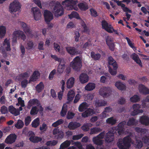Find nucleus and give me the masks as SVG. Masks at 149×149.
<instances>
[{
  "label": "nucleus",
  "mask_w": 149,
  "mask_h": 149,
  "mask_svg": "<svg viewBox=\"0 0 149 149\" xmlns=\"http://www.w3.org/2000/svg\"><path fill=\"white\" fill-rule=\"evenodd\" d=\"M131 142V139L128 136L124 138L122 141L119 140L117 144L120 149H129Z\"/></svg>",
  "instance_id": "obj_1"
},
{
  "label": "nucleus",
  "mask_w": 149,
  "mask_h": 149,
  "mask_svg": "<svg viewBox=\"0 0 149 149\" xmlns=\"http://www.w3.org/2000/svg\"><path fill=\"white\" fill-rule=\"evenodd\" d=\"M82 59L79 56L75 57L70 63V66L76 71L79 70L81 68Z\"/></svg>",
  "instance_id": "obj_2"
},
{
  "label": "nucleus",
  "mask_w": 149,
  "mask_h": 149,
  "mask_svg": "<svg viewBox=\"0 0 149 149\" xmlns=\"http://www.w3.org/2000/svg\"><path fill=\"white\" fill-rule=\"evenodd\" d=\"M53 13L55 16L57 17L64 14V9L59 2H57L56 3L53 9Z\"/></svg>",
  "instance_id": "obj_3"
},
{
  "label": "nucleus",
  "mask_w": 149,
  "mask_h": 149,
  "mask_svg": "<svg viewBox=\"0 0 149 149\" xmlns=\"http://www.w3.org/2000/svg\"><path fill=\"white\" fill-rule=\"evenodd\" d=\"M21 5L17 0H15L11 3L8 6L9 11L11 13H15L19 10Z\"/></svg>",
  "instance_id": "obj_4"
},
{
  "label": "nucleus",
  "mask_w": 149,
  "mask_h": 149,
  "mask_svg": "<svg viewBox=\"0 0 149 149\" xmlns=\"http://www.w3.org/2000/svg\"><path fill=\"white\" fill-rule=\"evenodd\" d=\"M20 23L22 28L26 34L29 37H33L34 34L30 27L23 22H21Z\"/></svg>",
  "instance_id": "obj_5"
},
{
  "label": "nucleus",
  "mask_w": 149,
  "mask_h": 149,
  "mask_svg": "<svg viewBox=\"0 0 149 149\" xmlns=\"http://www.w3.org/2000/svg\"><path fill=\"white\" fill-rule=\"evenodd\" d=\"M111 93V89L109 87H102L100 89L99 91L100 94L104 97L109 95Z\"/></svg>",
  "instance_id": "obj_6"
},
{
  "label": "nucleus",
  "mask_w": 149,
  "mask_h": 149,
  "mask_svg": "<svg viewBox=\"0 0 149 149\" xmlns=\"http://www.w3.org/2000/svg\"><path fill=\"white\" fill-rule=\"evenodd\" d=\"M77 3V1H74L73 0H65L62 2V4L64 6H67V9L70 10L72 9L74 6Z\"/></svg>",
  "instance_id": "obj_7"
},
{
  "label": "nucleus",
  "mask_w": 149,
  "mask_h": 149,
  "mask_svg": "<svg viewBox=\"0 0 149 149\" xmlns=\"http://www.w3.org/2000/svg\"><path fill=\"white\" fill-rule=\"evenodd\" d=\"M102 28L109 33L113 32V29L111 25L105 20H103L101 22Z\"/></svg>",
  "instance_id": "obj_8"
},
{
  "label": "nucleus",
  "mask_w": 149,
  "mask_h": 149,
  "mask_svg": "<svg viewBox=\"0 0 149 149\" xmlns=\"http://www.w3.org/2000/svg\"><path fill=\"white\" fill-rule=\"evenodd\" d=\"M135 141L134 144V147L136 149H140L143 146V142L140 140L139 135H136L135 136Z\"/></svg>",
  "instance_id": "obj_9"
},
{
  "label": "nucleus",
  "mask_w": 149,
  "mask_h": 149,
  "mask_svg": "<svg viewBox=\"0 0 149 149\" xmlns=\"http://www.w3.org/2000/svg\"><path fill=\"white\" fill-rule=\"evenodd\" d=\"M33 11V16L36 20L40 19L41 17V13L39 8H33L32 9Z\"/></svg>",
  "instance_id": "obj_10"
},
{
  "label": "nucleus",
  "mask_w": 149,
  "mask_h": 149,
  "mask_svg": "<svg viewBox=\"0 0 149 149\" xmlns=\"http://www.w3.org/2000/svg\"><path fill=\"white\" fill-rule=\"evenodd\" d=\"M3 47H1L0 49L2 50V52H4L5 50L3 48H5L7 51H10L11 50L9 40L7 38H6L3 43Z\"/></svg>",
  "instance_id": "obj_11"
},
{
  "label": "nucleus",
  "mask_w": 149,
  "mask_h": 149,
  "mask_svg": "<svg viewBox=\"0 0 149 149\" xmlns=\"http://www.w3.org/2000/svg\"><path fill=\"white\" fill-rule=\"evenodd\" d=\"M44 16L45 21L47 22H50L53 19V15L52 13L47 10H44Z\"/></svg>",
  "instance_id": "obj_12"
},
{
  "label": "nucleus",
  "mask_w": 149,
  "mask_h": 149,
  "mask_svg": "<svg viewBox=\"0 0 149 149\" xmlns=\"http://www.w3.org/2000/svg\"><path fill=\"white\" fill-rule=\"evenodd\" d=\"M66 49L68 53L71 55H77L81 53V52L77 51L74 47H66Z\"/></svg>",
  "instance_id": "obj_13"
},
{
  "label": "nucleus",
  "mask_w": 149,
  "mask_h": 149,
  "mask_svg": "<svg viewBox=\"0 0 149 149\" xmlns=\"http://www.w3.org/2000/svg\"><path fill=\"white\" fill-rule=\"evenodd\" d=\"M138 89L139 92L141 94L144 95L149 94V89L142 84L139 85Z\"/></svg>",
  "instance_id": "obj_14"
},
{
  "label": "nucleus",
  "mask_w": 149,
  "mask_h": 149,
  "mask_svg": "<svg viewBox=\"0 0 149 149\" xmlns=\"http://www.w3.org/2000/svg\"><path fill=\"white\" fill-rule=\"evenodd\" d=\"M114 139L113 132L109 131L106 133L105 138L106 142L107 143H110L113 141Z\"/></svg>",
  "instance_id": "obj_15"
},
{
  "label": "nucleus",
  "mask_w": 149,
  "mask_h": 149,
  "mask_svg": "<svg viewBox=\"0 0 149 149\" xmlns=\"http://www.w3.org/2000/svg\"><path fill=\"white\" fill-rule=\"evenodd\" d=\"M17 136L15 134H10L5 140V142L8 144H12L15 142Z\"/></svg>",
  "instance_id": "obj_16"
},
{
  "label": "nucleus",
  "mask_w": 149,
  "mask_h": 149,
  "mask_svg": "<svg viewBox=\"0 0 149 149\" xmlns=\"http://www.w3.org/2000/svg\"><path fill=\"white\" fill-rule=\"evenodd\" d=\"M115 86L119 90H125L126 88L125 85L123 82L118 81L115 83Z\"/></svg>",
  "instance_id": "obj_17"
},
{
  "label": "nucleus",
  "mask_w": 149,
  "mask_h": 149,
  "mask_svg": "<svg viewBox=\"0 0 149 149\" xmlns=\"http://www.w3.org/2000/svg\"><path fill=\"white\" fill-rule=\"evenodd\" d=\"M139 122L143 125L146 126L149 125V118L146 116H143L140 118Z\"/></svg>",
  "instance_id": "obj_18"
},
{
  "label": "nucleus",
  "mask_w": 149,
  "mask_h": 149,
  "mask_svg": "<svg viewBox=\"0 0 149 149\" xmlns=\"http://www.w3.org/2000/svg\"><path fill=\"white\" fill-rule=\"evenodd\" d=\"M40 74L38 71H35L32 75L30 77L29 83H30L32 81H36L39 77Z\"/></svg>",
  "instance_id": "obj_19"
},
{
  "label": "nucleus",
  "mask_w": 149,
  "mask_h": 149,
  "mask_svg": "<svg viewBox=\"0 0 149 149\" xmlns=\"http://www.w3.org/2000/svg\"><path fill=\"white\" fill-rule=\"evenodd\" d=\"M126 122L125 121H123L120 123L118 125V128L117 129L118 134L120 135L123 132L124 127L125 125Z\"/></svg>",
  "instance_id": "obj_20"
},
{
  "label": "nucleus",
  "mask_w": 149,
  "mask_h": 149,
  "mask_svg": "<svg viewBox=\"0 0 149 149\" xmlns=\"http://www.w3.org/2000/svg\"><path fill=\"white\" fill-rule=\"evenodd\" d=\"M95 113V111L89 108L82 113V116L83 117L86 118L92 115Z\"/></svg>",
  "instance_id": "obj_21"
},
{
  "label": "nucleus",
  "mask_w": 149,
  "mask_h": 149,
  "mask_svg": "<svg viewBox=\"0 0 149 149\" xmlns=\"http://www.w3.org/2000/svg\"><path fill=\"white\" fill-rule=\"evenodd\" d=\"M80 126L81 124L79 123L75 122H71L69 123L68 127L70 130H74Z\"/></svg>",
  "instance_id": "obj_22"
},
{
  "label": "nucleus",
  "mask_w": 149,
  "mask_h": 149,
  "mask_svg": "<svg viewBox=\"0 0 149 149\" xmlns=\"http://www.w3.org/2000/svg\"><path fill=\"white\" fill-rule=\"evenodd\" d=\"M134 130L136 132L140 133V135H138L140 136L144 134H148V130L146 129L142 128L139 127H136L134 128Z\"/></svg>",
  "instance_id": "obj_23"
},
{
  "label": "nucleus",
  "mask_w": 149,
  "mask_h": 149,
  "mask_svg": "<svg viewBox=\"0 0 149 149\" xmlns=\"http://www.w3.org/2000/svg\"><path fill=\"white\" fill-rule=\"evenodd\" d=\"M9 111L12 114L15 116H17L20 114V112L18 109L15 108L12 106H10L8 107Z\"/></svg>",
  "instance_id": "obj_24"
},
{
  "label": "nucleus",
  "mask_w": 149,
  "mask_h": 149,
  "mask_svg": "<svg viewBox=\"0 0 149 149\" xmlns=\"http://www.w3.org/2000/svg\"><path fill=\"white\" fill-rule=\"evenodd\" d=\"M92 141L94 144L99 146L102 145L104 142V140L97 136L94 137L92 139Z\"/></svg>",
  "instance_id": "obj_25"
},
{
  "label": "nucleus",
  "mask_w": 149,
  "mask_h": 149,
  "mask_svg": "<svg viewBox=\"0 0 149 149\" xmlns=\"http://www.w3.org/2000/svg\"><path fill=\"white\" fill-rule=\"evenodd\" d=\"M131 57L137 63L139 64L141 66H142L141 61L137 54L134 53L131 54Z\"/></svg>",
  "instance_id": "obj_26"
},
{
  "label": "nucleus",
  "mask_w": 149,
  "mask_h": 149,
  "mask_svg": "<svg viewBox=\"0 0 149 149\" xmlns=\"http://www.w3.org/2000/svg\"><path fill=\"white\" fill-rule=\"evenodd\" d=\"M65 62L64 60H62L60 63L57 68V72L59 74L63 72L65 69Z\"/></svg>",
  "instance_id": "obj_27"
},
{
  "label": "nucleus",
  "mask_w": 149,
  "mask_h": 149,
  "mask_svg": "<svg viewBox=\"0 0 149 149\" xmlns=\"http://www.w3.org/2000/svg\"><path fill=\"white\" fill-rule=\"evenodd\" d=\"M109 64L112 65L115 70H116L117 68V64L116 61L113 59L111 56H109L108 58Z\"/></svg>",
  "instance_id": "obj_28"
},
{
  "label": "nucleus",
  "mask_w": 149,
  "mask_h": 149,
  "mask_svg": "<svg viewBox=\"0 0 149 149\" xmlns=\"http://www.w3.org/2000/svg\"><path fill=\"white\" fill-rule=\"evenodd\" d=\"M141 106L140 104H134L132 107L133 110L131 113V114L132 116H135L137 115V111L138 110L141 108Z\"/></svg>",
  "instance_id": "obj_29"
},
{
  "label": "nucleus",
  "mask_w": 149,
  "mask_h": 149,
  "mask_svg": "<svg viewBox=\"0 0 149 149\" xmlns=\"http://www.w3.org/2000/svg\"><path fill=\"white\" fill-rule=\"evenodd\" d=\"M53 134L54 135L57 134L58 138H62L63 136V132L57 128L54 129L53 131Z\"/></svg>",
  "instance_id": "obj_30"
},
{
  "label": "nucleus",
  "mask_w": 149,
  "mask_h": 149,
  "mask_svg": "<svg viewBox=\"0 0 149 149\" xmlns=\"http://www.w3.org/2000/svg\"><path fill=\"white\" fill-rule=\"evenodd\" d=\"M79 80L81 83H86L87 82L88 80V77L86 74H82L80 76Z\"/></svg>",
  "instance_id": "obj_31"
},
{
  "label": "nucleus",
  "mask_w": 149,
  "mask_h": 149,
  "mask_svg": "<svg viewBox=\"0 0 149 149\" xmlns=\"http://www.w3.org/2000/svg\"><path fill=\"white\" fill-rule=\"evenodd\" d=\"M32 135L30 136L29 139L30 141L33 143H38L40 141L42 140V139L41 138L35 136L34 134L33 133L31 132Z\"/></svg>",
  "instance_id": "obj_32"
},
{
  "label": "nucleus",
  "mask_w": 149,
  "mask_h": 149,
  "mask_svg": "<svg viewBox=\"0 0 149 149\" xmlns=\"http://www.w3.org/2000/svg\"><path fill=\"white\" fill-rule=\"evenodd\" d=\"M148 134H144L140 136V139H141L143 142L144 144L149 145V136H147Z\"/></svg>",
  "instance_id": "obj_33"
},
{
  "label": "nucleus",
  "mask_w": 149,
  "mask_h": 149,
  "mask_svg": "<svg viewBox=\"0 0 149 149\" xmlns=\"http://www.w3.org/2000/svg\"><path fill=\"white\" fill-rule=\"evenodd\" d=\"M21 31L19 30L14 31L12 34V41L14 42H17V38L20 36Z\"/></svg>",
  "instance_id": "obj_34"
},
{
  "label": "nucleus",
  "mask_w": 149,
  "mask_h": 149,
  "mask_svg": "<svg viewBox=\"0 0 149 149\" xmlns=\"http://www.w3.org/2000/svg\"><path fill=\"white\" fill-rule=\"evenodd\" d=\"M117 119L113 117H111L108 118L106 120L107 124L111 125H115L116 123Z\"/></svg>",
  "instance_id": "obj_35"
},
{
  "label": "nucleus",
  "mask_w": 149,
  "mask_h": 149,
  "mask_svg": "<svg viewBox=\"0 0 149 149\" xmlns=\"http://www.w3.org/2000/svg\"><path fill=\"white\" fill-rule=\"evenodd\" d=\"M6 31V27L4 26H0V38H2L5 36Z\"/></svg>",
  "instance_id": "obj_36"
},
{
  "label": "nucleus",
  "mask_w": 149,
  "mask_h": 149,
  "mask_svg": "<svg viewBox=\"0 0 149 149\" xmlns=\"http://www.w3.org/2000/svg\"><path fill=\"white\" fill-rule=\"evenodd\" d=\"M102 130L100 127H94L90 129V134L92 135L97 134L102 131Z\"/></svg>",
  "instance_id": "obj_37"
},
{
  "label": "nucleus",
  "mask_w": 149,
  "mask_h": 149,
  "mask_svg": "<svg viewBox=\"0 0 149 149\" xmlns=\"http://www.w3.org/2000/svg\"><path fill=\"white\" fill-rule=\"evenodd\" d=\"M74 79L72 77L68 79L66 82L67 87L68 88H70L72 87L74 83Z\"/></svg>",
  "instance_id": "obj_38"
},
{
  "label": "nucleus",
  "mask_w": 149,
  "mask_h": 149,
  "mask_svg": "<svg viewBox=\"0 0 149 149\" xmlns=\"http://www.w3.org/2000/svg\"><path fill=\"white\" fill-rule=\"evenodd\" d=\"M138 121L133 118L129 119L127 124L128 126L136 125L138 124Z\"/></svg>",
  "instance_id": "obj_39"
},
{
  "label": "nucleus",
  "mask_w": 149,
  "mask_h": 149,
  "mask_svg": "<svg viewBox=\"0 0 149 149\" xmlns=\"http://www.w3.org/2000/svg\"><path fill=\"white\" fill-rule=\"evenodd\" d=\"M75 96V93L74 91L70 90L69 91L67 94V99L69 101H72L74 98Z\"/></svg>",
  "instance_id": "obj_40"
},
{
  "label": "nucleus",
  "mask_w": 149,
  "mask_h": 149,
  "mask_svg": "<svg viewBox=\"0 0 149 149\" xmlns=\"http://www.w3.org/2000/svg\"><path fill=\"white\" fill-rule=\"evenodd\" d=\"M95 87V84L94 83H89L86 86L85 89L87 91H91L94 89Z\"/></svg>",
  "instance_id": "obj_41"
},
{
  "label": "nucleus",
  "mask_w": 149,
  "mask_h": 149,
  "mask_svg": "<svg viewBox=\"0 0 149 149\" xmlns=\"http://www.w3.org/2000/svg\"><path fill=\"white\" fill-rule=\"evenodd\" d=\"M36 46L33 42L32 40H29L27 42L26 48L28 50L33 49Z\"/></svg>",
  "instance_id": "obj_42"
},
{
  "label": "nucleus",
  "mask_w": 149,
  "mask_h": 149,
  "mask_svg": "<svg viewBox=\"0 0 149 149\" xmlns=\"http://www.w3.org/2000/svg\"><path fill=\"white\" fill-rule=\"evenodd\" d=\"M88 107V105L86 102L82 103L79 106L78 109L80 112H82L84 110L86 109Z\"/></svg>",
  "instance_id": "obj_43"
},
{
  "label": "nucleus",
  "mask_w": 149,
  "mask_h": 149,
  "mask_svg": "<svg viewBox=\"0 0 149 149\" xmlns=\"http://www.w3.org/2000/svg\"><path fill=\"white\" fill-rule=\"evenodd\" d=\"M131 102L133 103H135L139 102L140 100V98L139 96L137 95H134L130 98Z\"/></svg>",
  "instance_id": "obj_44"
},
{
  "label": "nucleus",
  "mask_w": 149,
  "mask_h": 149,
  "mask_svg": "<svg viewBox=\"0 0 149 149\" xmlns=\"http://www.w3.org/2000/svg\"><path fill=\"white\" fill-rule=\"evenodd\" d=\"M95 105L96 107L104 106L107 105V102L104 101H96Z\"/></svg>",
  "instance_id": "obj_45"
},
{
  "label": "nucleus",
  "mask_w": 149,
  "mask_h": 149,
  "mask_svg": "<svg viewBox=\"0 0 149 149\" xmlns=\"http://www.w3.org/2000/svg\"><path fill=\"white\" fill-rule=\"evenodd\" d=\"M71 144V142L70 141L67 140L63 143L60 145V149H63L64 148H67Z\"/></svg>",
  "instance_id": "obj_46"
},
{
  "label": "nucleus",
  "mask_w": 149,
  "mask_h": 149,
  "mask_svg": "<svg viewBox=\"0 0 149 149\" xmlns=\"http://www.w3.org/2000/svg\"><path fill=\"white\" fill-rule=\"evenodd\" d=\"M40 119L39 118H37L35 119L32 122L31 125L32 127L36 128L40 125Z\"/></svg>",
  "instance_id": "obj_47"
},
{
  "label": "nucleus",
  "mask_w": 149,
  "mask_h": 149,
  "mask_svg": "<svg viewBox=\"0 0 149 149\" xmlns=\"http://www.w3.org/2000/svg\"><path fill=\"white\" fill-rule=\"evenodd\" d=\"M92 126V125L91 123H86L81 127V129L84 131H87L89 130V127H91Z\"/></svg>",
  "instance_id": "obj_48"
},
{
  "label": "nucleus",
  "mask_w": 149,
  "mask_h": 149,
  "mask_svg": "<svg viewBox=\"0 0 149 149\" xmlns=\"http://www.w3.org/2000/svg\"><path fill=\"white\" fill-rule=\"evenodd\" d=\"M67 111V107L66 104H64L63 106L61 111V116H64L66 114Z\"/></svg>",
  "instance_id": "obj_49"
},
{
  "label": "nucleus",
  "mask_w": 149,
  "mask_h": 149,
  "mask_svg": "<svg viewBox=\"0 0 149 149\" xmlns=\"http://www.w3.org/2000/svg\"><path fill=\"white\" fill-rule=\"evenodd\" d=\"M78 6L79 8L82 10H85L88 8V6L86 3H79L78 4Z\"/></svg>",
  "instance_id": "obj_50"
},
{
  "label": "nucleus",
  "mask_w": 149,
  "mask_h": 149,
  "mask_svg": "<svg viewBox=\"0 0 149 149\" xmlns=\"http://www.w3.org/2000/svg\"><path fill=\"white\" fill-rule=\"evenodd\" d=\"M91 57L95 60H99L101 57V55L100 54H95L93 52L91 53Z\"/></svg>",
  "instance_id": "obj_51"
},
{
  "label": "nucleus",
  "mask_w": 149,
  "mask_h": 149,
  "mask_svg": "<svg viewBox=\"0 0 149 149\" xmlns=\"http://www.w3.org/2000/svg\"><path fill=\"white\" fill-rule=\"evenodd\" d=\"M24 125V123L22 120H18L15 125V127L18 129H20L23 127Z\"/></svg>",
  "instance_id": "obj_52"
},
{
  "label": "nucleus",
  "mask_w": 149,
  "mask_h": 149,
  "mask_svg": "<svg viewBox=\"0 0 149 149\" xmlns=\"http://www.w3.org/2000/svg\"><path fill=\"white\" fill-rule=\"evenodd\" d=\"M29 104L31 105H39L40 104L39 101L36 99L30 100L29 101Z\"/></svg>",
  "instance_id": "obj_53"
},
{
  "label": "nucleus",
  "mask_w": 149,
  "mask_h": 149,
  "mask_svg": "<svg viewBox=\"0 0 149 149\" xmlns=\"http://www.w3.org/2000/svg\"><path fill=\"white\" fill-rule=\"evenodd\" d=\"M58 143V141L56 140L50 141H47L46 145L47 146H52L56 145Z\"/></svg>",
  "instance_id": "obj_54"
},
{
  "label": "nucleus",
  "mask_w": 149,
  "mask_h": 149,
  "mask_svg": "<svg viewBox=\"0 0 149 149\" xmlns=\"http://www.w3.org/2000/svg\"><path fill=\"white\" fill-rule=\"evenodd\" d=\"M63 120L62 119H60L53 123L52 125V126L54 127H56L63 124Z\"/></svg>",
  "instance_id": "obj_55"
},
{
  "label": "nucleus",
  "mask_w": 149,
  "mask_h": 149,
  "mask_svg": "<svg viewBox=\"0 0 149 149\" xmlns=\"http://www.w3.org/2000/svg\"><path fill=\"white\" fill-rule=\"evenodd\" d=\"M31 72L29 71L22 73L20 74V76L23 78L27 79L28 78L30 75Z\"/></svg>",
  "instance_id": "obj_56"
},
{
  "label": "nucleus",
  "mask_w": 149,
  "mask_h": 149,
  "mask_svg": "<svg viewBox=\"0 0 149 149\" xmlns=\"http://www.w3.org/2000/svg\"><path fill=\"white\" fill-rule=\"evenodd\" d=\"M44 87L43 83L41 82L36 86V89L38 92H40L44 88Z\"/></svg>",
  "instance_id": "obj_57"
},
{
  "label": "nucleus",
  "mask_w": 149,
  "mask_h": 149,
  "mask_svg": "<svg viewBox=\"0 0 149 149\" xmlns=\"http://www.w3.org/2000/svg\"><path fill=\"white\" fill-rule=\"evenodd\" d=\"M47 129V125L45 123H43L42 125H41L40 127V130L42 132H45Z\"/></svg>",
  "instance_id": "obj_58"
},
{
  "label": "nucleus",
  "mask_w": 149,
  "mask_h": 149,
  "mask_svg": "<svg viewBox=\"0 0 149 149\" xmlns=\"http://www.w3.org/2000/svg\"><path fill=\"white\" fill-rule=\"evenodd\" d=\"M68 16L70 19L73 17H75L77 19H79L78 14L75 11L72 12L71 13L70 15H69Z\"/></svg>",
  "instance_id": "obj_59"
},
{
  "label": "nucleus",
  "mask_w": 149,
  "mask_h": 149,
  "mask_svg": "<svg viewBox=\"0 0 149 149\" xmlns=\"http://www.w3.org/2000/svg\"><path fill=\"white\" fill-rule=\"evenodd\" d=\"M38 110L36 107H34L32 108L31 110L30 114L32 115H34L37 113Z\"/></svg>",
  "instance_id": "obj_60"
},
{
  "label": "nucleus",
  "mask_w": 149,
  "mask_h": 149,
  "mask_svg": "<svg viewBox=\"0 0 149 149\" xmlns=\"http://www.w3.org/2000/svg\"><path fill=\"white\" fill-rule=\"evenodd\" d=\"M84 136V134H79L73 135L72 136V139L73 140H78Z\"/></svg>",
  "instance_id": "obj_61"
},
{
  "label": "nucleus",
  "mask_w": 149,
  "mask_h": 149,
  "mask_svg": "<svg viewBox=\"0 0 149 149\" xmlns=\"http://www.w3.org/2000/svg\"><path fill=\"white\" fill-rule=\"evenodd\" d=\"M82 26L84 29L82 32L86 33H88L89 32V30L86 26L84 22H83V23L82 24Z\"/></svg>",
  "instance_id": "obj_62"
},
{
  "label": "nucleus",
  "mask_w": 149,
  "mask_h": 149,
  "mask_svg": "<svg viewBox=\"0 0 149 149\" xmlns=\"http://www.w3.org/2000/svg\"><path fill=\"white\" fill-rule=\"evenodd\" d=\"M1 113L3 114H5L8 112L7 108L5 106H2L0 109Z\"/></svg>",
  "instance_id": "obj_63"
},
{
  "label": "nucleus",
  "mask_w": 149,
  "mask_h": 149,
  "mask_svg": "<svg viewBox=\"0 0 149 149\" xmlns=\"http://www.w3.org/2000/svg\"><path fill=\"white\" fill-rule=\"evenodd\" d=\"M113 38L109 36H107L106 38V41L107 44H109L111 42H113Z\"/></svg>",
  "instance_id": "obj_64"
}]
</instances>
